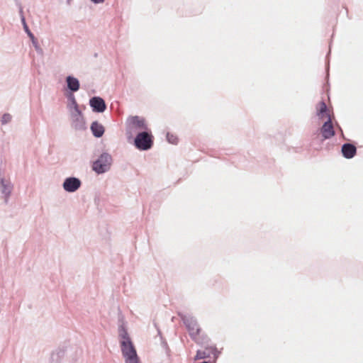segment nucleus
<instances>
[{
	"mask_svg": "<svg viewBox=\"0 0 363 363\" xmlns=\"http://www.w3.org/2000/svg\"><path fill=\"white\" fill-rule=\"evenodd\" d=\"M118 337L125 363H140L136 349L131 341L124 323L118 326Z\"/></svg>",
	"mask_w": 363,
	"mask_h": 363,
	"instance_id": "f257e3e1",
	"label": "nucleus"
},
{
	"mask_svg": "<svg viewBox=\"0 0 363 363\" xmlns=\"http://www.w3.org/2000/svg\"><path fill=\"white\" fill-rule=\"evenodd\" d=\"M118 337L125 363H140L136 349L131 341L124 323L118 326Z\"/></svg>",
	"mask_w": 363,
	"mask_h": 363,
	"instance_id": "f03ea898",
	"label": "nucleus"
},
{
	"mask_svg": "<svg viewBox=\"0 0 363 363\" xmlns=\"http://www.w3.org/2000/svg\"><path fill=\"white\" fill-rule=\"evenodd\" d=\"M179 315L185 325L191 338L195 342H199L198 337L201 332V328L196 319L189 314L179 313Z\"/></svg>",
	"mask_w": 363,
	"mask_h": 363,
	"instance_id": "7ed1b4c3",
	"label": "nucleus"
},
{
	"mask_svg": "<svg viewBox=\"0 0 363 363\" xmlns=\"http://www.w3.org/2000/svg\"><path fill=\"white\" fill-rule=\"evenodd\" d=\"M112 157L111 155L104 152L94 162L92 169L97 174H103L110 169Z\"/></svg>",
	"mask_w": 363,
	"mask_h": 363,
	"instance_id": "20e7f679",
	"label": "nucleus"
},
{
	"mask_svg": "<svg viewBox=\"0 0 363 363\" xmlns=\"http://www.w3.org/2000/svg\"><path fill=\"white\" fill-rule=\"evenodd\" d=\"M153 137L150 133L143 131L139 133L134 140V145L139 150H148L153 145Z\"/></svg>",
	"mask_w": 363,
	"mask_h": 363,
	"instance_id": "39448f33",
	"label": "nucleus"
},
{
	"mask_svg": "<svg viewBox=\"0 0 363 363\" xmlns=\"http://www.w3.org/2000/svg\"><path fill=\"white\" fill-rule=\"evenodd\" d=\"M72 119V127L79 131H83L86 129L85 119L81 111L70 113Z\"/></svg>",
	"mask_w": 363,
	"mask_h": 363,
	"instance_id": "423d86ee",
	"label": "nucleus"
},
{
	"mask_svg": "<svg viewBox=\"0 0 363 363\" xmlns=\"http://www.w3.org/2000/svg\"><path fill=\"white\" fill-rule=\"evenodd\" d=\"M13 189V185L9 179H6L3 177H0V192L3 194L5 203H8Z\"/></svg>",
	"mask_w": 363,
	"mask_h": 363,
	"instance_id": "0eeeda50",
	"label": "nucleus"
},
{
	"mask_svg": "<svg viewBox=\"0 0 363 363\" xmlns=\"http://www.w3.org/2000/svg\"><path fill=\"white\" fill-rule=\"evenodd\" d=\"M220 354V352L215 346L206 347L203 350H198L194 357V360H199L210 357L211 355L213 356L215 361L217 359Z\"/></svg>",
	"mask_w": 363,
	"mask_h": 363,
	"instance_id": "6e6552de",
	"label": "nucleus"
},
{
	"mask_svg": "<svg viewBox=\"0 0 363 363\" xmlns=\"http://www.w3.org/2000/svg\"><path fill=\"white\" fill-rule=\"evenodd\" d=\"M82 185L81 180L74 177L66 178L62 184V187L65 191L73 193L77 191Z\"/></svg>",
	"mask_w": 363,
	"mask_h": 363,
	"instance_id": "1a4fd4ad",
	"label": "nucleus"
},
{
	"mask_svg": "<svg viewBox=\"0 0 363 363\" xmlns=\"http://www.w3.org/2000/svg\"><path fill=\"white\" fill-rule=\"evenodd\" d=\"M89 106L95 113H104L106 109L104 99L100 96H93L89 99Z\"/></svg>",
	"mask_w": 363,
	"mask_h": 363,
	"instance_id": "9d476101",
	"label": "nucleus"
},
{
	"mask_svg": "<svg viewBox=\"0 0 363 363\" xmlns=\"http://www.w3.org/2000/svg\"><path fill=\"white\" fill-rule=\"evenodd\" d=\"M320 133L323 139L327 140L333 137L335 134L332 119L330 115H328V120L323 123L320 128Z\"/></svg>",
	"mask_w": 363,
	"mask_h": 363,
	"instance_id": "9b49d317",
	"label": "nucleus"
},
{
	"mask_svg": "<svg viewBox=\"0 0 363 363\" xmlns=\"http://www.w3.org/2000/svg\"><path fill=\"white\" fill-rule=\"evenodd\" d=\"M341 152L345 158L352 159L357 153V148L352 143H345L342 146Z\"/></svg>",
	"mask_w": 363,
	"mask_h": 363,
	"instance_id": "f8f14e48",
	"label": "nucleus"
},
{
	"mask_svg": "<svg viewBox=\"0 0 363 363\" xmlns=\"http://www.w3.org/2000/svg\"><path fill=\"white\" fill-rule=\"evenodd\" d=\"M66 83L67 89L71 91V93H74L77 91L80 88V83L77 78L69 75L66 77Z\"/></svg>",
	"mask_w": 363,
	"mask_h": 363,
	"instance_id": "ddd939ff",
	"label": "nucleus"
},
{
	"mask_svg": "<svg viewBox=\"0 0 363 363\" xmlns=\"http://www.w3.org/2000/svg\"><path fill=\"white\" fill-rule=\"evenodd\" d=\"M130 123L138 129H143L145 131L147 129V126L145 123V121L143 118L138 116H131L128 119Z\"/></svg>",
	"mask_w": 363,
	"mask_h": 363,
	"instance_id": "4468645a",
	"label": "nucleus"
},
{
	"mask_svg": "<svg viewBox=\"0 0 363 363\" xmlns=\"http://www.w3.org/2000/svg\"><path fill=\"white\" fill-rule=\"evenodd\" d=\"M18 7H19V15L21 17V21L22 23L23 30L26 33L28 36L30 38V39H33V38H34L35 35L30 31V30L29 29V28L26 23V18L23 14V7L21 4H19Z\"/></svg>",
	"mask_w": 363,
	"mask_h": 363,
	"instance_id": "2eb2a0df",
	"label": "nucleus"
},
{
	"mask_svg": "<svg viewBox=\"0 0 363 363\" xmlns=\"http://www.w3.org/2000/svg\"><path fill=\"white\" fill-rule=\"evenodd\" d=\"M91 130L96 138H101L104 133V128L98 121H94L91 125Z\"/></svg>",
	"mask_w": 363,
	"mask_h": 363,
	"instance_id": "dca6fc26",
	"label": "nucleus"
},
{
	"mask_svg": "<svg viewBox=\"0 0 363 363\" xmlns=\"http://www.w3.org/2000/svg\"><path fill=\"white\" fill-rule=\"evenodd\" d=\"M68 104L67 108L69 109L70 113L73 112H77V111H80L78 104L76 101L75 96L72 93H70L67 96Z\"/></svg>",
	"mask_w": 363,
	"mask_h": 363,
	"instance_id": "f3484780",
	"label": "nucleus"
},
{
	"mask_svg": "<svg viewBox=\"0 0 363 363\" xmlns=\"http://www.w3.org/2000/svg\"><path fill=\"white\" fill-rule=\"evenodd\" d=\"M65 356L64 350L59 349L53 352L51 354L50 363H61Z\"/></svg>",
	"mask_w": 363,
	"mask_h": 363,
	"instance_id": "a211bd4d",
	"label": "nucleus"
},
{
	"mask_svg": "<svg viewBox=\"0 0 363 363\" xmlns=\"http://www.w3.org/2000/svg\"><path fill=\"white\" fill-rule=\"evenodd\" d=\"M320 108L317 111V115L319 117V118H323L324 117L328 118V115H330L328 113V107L326 106V104L324 101H321L319 103Z\"/></svg>",
	"mask_w": 363,
	"mask_h": 363,
	"instance_id": "6ab92c4d",
	"label": "nucleus"
},
{
	"mask_svg": "<svg viewBox=\"0 0 363 363\" xmlns=\"http://www.w3.org/2000/svg\"><path fill=\"white\" fill-rule=\"evenodd\" d=\"M167 141L171 143V144H174V145H176L178 143V138L176 135L170 133H167Z\"/></svg>",
	"mask_w": 363,
	"mask_h": 363,
	"instance_id": "aec40b11",
	"label": "nucleus"
},
{
	"mask_svg": "<svg viewBox=\"0 0 363 363\" xmlns=\"http://www.w3.org/2000/svg\"><path fill=\"white\" fill-rule=\"evenodd\" d=\"M11 118H12V117H11V114L4 113L1 117V124L6 125V124L9 123V122H11Z\"/></svg>",
	"mask_w": 363,
	"mask_h": 363,
	"instance_id": "412c9836",
	"label": "nucleus"
},
{
	"mask_svg": "<svg viewBox=\"0 0 363 363\" xmlns=\"http://www.w3.org/2000/svg\"><path fill=\"white\" fill-rule=\"evenodd\" d=\"M30 40L32 42L33 45L34 46L35 49L36 50V51L38 52V51L42 50L38 45V40L35 37H34V38H33V39H30Z\"/></svg>",
	"mask_w": 363,
	"mask_h": 363,
	"instance_id": "4be33fe9",
	"label": "nucleus"
},
{
	"mask_svg": "<svg viewBox=\"0 0 363 363\" xmlns=\"http://www.w3.org/2000/svg\"><path fill=\"white\" fill-rule=\"evenodd\" d=\"M91 2H93L95 4H101L105 1V0H91Z\"/></svg>",
	"mask_w": 363,
	"mask_h": 363,
	"instance_id": "5701e85b",
	"label": "nucleus"
},
{
	"mask_svg": "<svg viewBox=\"0 0 363 363\" xmlns=\"http://www.w3.org/2000/svg\"><path fill=\"white\" fill-rule=\"evenodd\" d=\"M72 1V0H67V4H69V5Z\"/></svg>",
	"mask_w": 363,
	"mask_h": 363,
	"instance_id": "b1692460",
	"label": "nucleus"
},
{
	"mask_svg": "<svg viewBox=\"0 0 363 363\" xmlns=\"http://www.w3.org/2000/svg\"><path fill=\"white\" fill-rule=\"evenodd\" d=\"M339 128H340V130L341 131V133H342V128L340 127H339Z\"/></svg>",
	"mask_w": 363,
	"mask_h": 363,
	"instance_id": "393cba45",
	"label": "nucleus"
},
{
	"mask_svg": "<svg viewBox=\"0 0 363 363\" xmlns=\"http://www.w3.org/2000/svg\"><path fill=\"white\" fill-rule=\"evenodd\" d=\"M201 363H209V362H206V361H204V362H201Z\"/></svg>",
	"mask_w": 363,
	"mask_h": 363,
	"instance_id": "a878e982",
	"label": "nucleus"
}]
</instances>
